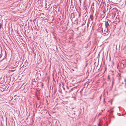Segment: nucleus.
Listing matches in <instances>:
<instances>
[{"instance_id":"7ed1b4c3","label":"nucleus","mask_w":126,"mask_h":126,"mask_svg":"<svg viewBox=\"0 0 126 126\" xmlns=\"http://www.w3.org/2000/svg\"><path fill=\"white\" fill-rule=\"evenodd\" d=\"M2 26V25L1 24H0V29H1V28Z\"/></svg>"},{"instance_id":"f03ea898","label":"nucleus","mask_w":126,"mask_h":126,"mask_svg":"<svg viewBox=\"0 0 126 126\" xmlns=\"http://www.w3.org/2000/svg\"><path fill=\"white\" fill-rule=\"evenodd\" d=\"M71 17L73 18L74 17V15L73 13H72L71 14Z\"/></svg>"},{"instance_id":"f257e3e1","label":"nucleus","mask_w":126,"mask_h":126,"mask_svg":"<svg viewBox=\"0 0 126 126\" xmlns=\"http://www.w3.org/2000/svg\"><path fill=\"white\" fill-rule=\"evenodd\" d=\"M105 27H106V29H107L106 32H107V31H108V30H107L108 29V26H109L110 25H109V23H108V21H106L105 22Z\"/></svg>"},{"instance_id":"39448f33","label":"nucleus","mask_w":126,"mask_h":126,"mask_svg":"<svg viewBox=\"0 0 126 126\" xmlns=\"http://www.w3.org/2000/svg\"><path fill=\"white\" fill-rule=\"evenodd\" d=\"M105 31H106V30H105Z\"/></svg>"},{"instance_id":"20e7f679","label":"nucleus","mask_w":126,"mask_h":126,"mask_svg":"<svg viewBox=\"0 0 126 126\" xmlns=\"http://www.w3.org/2000/svg\"><path fill=\"white\" fill-rule=\"evenodd\" d=\"M72 89H71V90L70 91V92H71V91H72Z\"/></svg>"}]
</instances>
